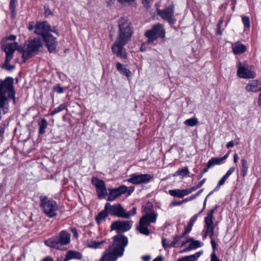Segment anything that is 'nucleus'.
Segmentation results:
<instances>
[{"mask_svg": "<svg viewBox=\"0 0 261 261\" xmlns=\"http://www.w3.org/2000/svg\"><path fill=\"white\" fill-rule=\"evenodd\" d=\"M119 35L112 47V52L122 59L127 58V54L124 48L130 40L133 33L131 22L127 17H121L118 21Z\"/></svg>", "mask_w": 261, "mask_h": 261, "instance_id": "nucleus-1", "label": "nucleus"}, {"mask_svg": "<svg viewBox=\"0 0 261 261\" xmlns=\"http://www.w3.org/2000/svg\"><path fill=\"white\" fill-rule=\"evenodd\" d=\"M12 99L15 103V93L13 87V79L7 77L4 80L0 81V120L2 112L4 114L9 110V101Z\"/></svg>", "mask_w": 261, "mask_h": 261, "instance_id": "nucleus-2", "label": "nucleus"}, {"mask_svg": "<svg viewBox=\"0 0 261 261\" xmlns=\"http://www.w3.org/2000/svg\"><path fill=\"white\" fill-rule=\"evenodd\" d=\"M128 244L127 238L119 234L113 237V243L104 252L99 261H115L123 254L125 248Z\"/></svg>", "mask_w": 261, "mask_h": 261, "instance_id": "nucleus-3", "label": "nucleus"}, {"mask_svg": "<svg viewBox=\"0 0 261 261\" xmlns=\"http://www.w3.org/2000/svg\"><path fill=\"white\" fill-rule=\"evenodd\" d=\"M70 242V234L66 230H62L58 235L54 236L44 242V244L56 249H61L63 246L68 245Z\"/></svg>", "mask_w": 261, "mask_h": 261, "instance_id": "nucleus-4", "label": "nucleus"}, {"mask_svg": "<svg viewBox=\"0 0 261 261\" xmlns=\"http://www.w3.org/2000/svg\"><path fill=\"white\" fill-rule=\"evenodd\" d=\"M40 202L41 208L47 217L53 218L57 216L59 206L55 201L46 196H41Z\"/></svg>", "mask_w": 261, "mask_h": 261, "instance_id": "nucleus-5", "label": "nucleus"}, {"mask_svg": "<svg viewBox=\"0 0 261 261\" xmlns=\"http://www.w3.org/2000/svg\"><path fill=\"white\" fill-rule=\"evenodd\" d=\"M166 31L163 25L161 23H157L152 26L151 29L146 31L145 36L147 38V43L152 44L158 38L164 39Z\"/></svg>", "mask_w": 261, "mask_h": 261, "instance_id": "nucleus-6", "label": "nucleus"}, {"mask_svg": "<svg viewBox=\"0 0 261 261\" xmlns=\"http://www.w3.org/2000/svg\"><path fill=\"white\" fill-rule=\"evenodd\" d=\"M42 46V43L39 39L34 38L28 41L26 47L22 50V57L24 61L35 56Z\"/></svg>", "mask_w": 261, "mask_h": 261, "instance_id": "nucleus-7", "label": "nucleus"}, {"mask_svg": "<svg viewBox=\"0 0 261 261\" xmlns=\"http://www.w3.org/2000/svg\"><path fill=\"white\" fill-rule=\"evenodd\" d=\"M34 33L38 35L42 36L43 38L47 34H50L49 32H51L59 35L58 30L55 27H51L50 24L46 21L42 22H37L35 24V30Z\"/></svg>", "mask_w": 261, "mask_h": 261, "instance_id": "nucleus-8", "label": "nucleus"}, {"mask_svg": "<svg viewBox=\"0 0 261 261\" xmlns=\"http://www.w3.org/2000/svg\"><path fill=\"white\" fill-rule=\"evenodd\" d=\"M153 178V176L149 174L134 173L130 175L127 181L134 185H140L148 183Z\"/></svg>", "mask_w": 261, "mask_h": 261, "instance_id": "nucleus-9", "label": "nucleus"}, {"mask_svg": "<svg viewBox=\"0 0 261 261\" xmlns=\"http://www.w3.org/2000/svg\"><path fill=\"white\" fill-rule=\"evenodd\" d=\"M174 5H171L163 10L158 9L156 10L157 14L164 20H167L170 24H174L176 20L174 18Z\"/></svg>", "mask_w": 261, "mask_h": 261, "instance_id": "nucleus-10", "label": "nucleus"}, {"mask_svg": "<svg viewBox=\"0 0 261 261\" xmlns=\"http://www.w3.org/2000/svg\"><path fill=\"white\" fill-rule=\"evenodd\" d=\"M133 221H116L111 224V229L116 230L118 233L129 230L132 227Z\"/></svg>", "mask_w": 261, "mask_h": 261, "instance_id": "nucleus-11", "label": "nucleus"}, {"mask_svg": "<svg viewBox=\"0 0 261 261\" xmlns=\"http://www.w3.org/2000/svg\"><path fill=\"white\" fill-rule=\"evenodd\" d=\"M105 209L106 210H109V213L112 216L123 218L124 209L119 203L111 205L110 203H106Z\"/></svg>", "mask_w": 261, "mask_h": 261, "instance_id": "nucleus-12", "label": "nucleus"}, {"mask_svg": "<svg viewBox=\"0 0 261 261\" xmlns=\"http://www.w3.org/2000/svg\"><path fill=\"white\" fill-rule=\"evenodd\" d=\"M238 71L237 74L240 77L244 79L254 78L255 76L254 72L249 69L248 67L242 65L240 62L237 64Z\"/></svg>", "mask_w": 261, "mask_h": 261, "instance_id": "nucleus-13", "label": "nucleus"}, {"mask_svg": "<svg viewBox=\"0 0 261 261\" xmlns=\"http://www.w3.org/2000/svg\"><path fill=\"white\" fill-rule=\"evenodd\" d=\"M18 47V44L16 42L2 45V49L6 53V58L7 62H10L13 57L14 53Z\"/></svg>", "mask_w": 261, "mask_h": 261, "instance_id": "nucleus-14", "label": "nucleus"}, {"mask_svg": "<svg viewBox=\"0 0 261 261\" xmlns=\"http://www.w3.org/2000/svg\"><path fill=\"white\" fill-rule=\"evenodd\" d=\"M45 45L50 53H54L56 51V49L58 45V42L55 37L50 34H47L44 38H43Z\"/></svg>", "mask_w": 261, "mask_h": 261, "instance_id": "nucleus-15", "label": "nucleus"}, {"mask_svg": "<svg viewBox=\"0 0 261 261\" xmlns=\"http://www.w3.org/2000/svg\"><path fill=\"white\" fill-rule=\"evenodd\" d=\"M229 154V152H228L223 156L220 158H212L207 162L206 167L204 168L202 173L204 174L208 171V170L214 166L216 165L220 164L224 160H226Z\"/></svg>", "mask_w": 261, "mask_h": 261, "instance_id": "nucleus-16", "label": "nucleus"}, {"mask_svg": "<svg viewBox=\"0 0 261 261\" xmlns=\"http://www.w3.org/2000/svg\"><path fill=\"white\" fill-rule=\"evenodd\" d=\"M245 90L248 92H257L261 91V82L258 80H251L249 82L245 87Z\"/></svg>", "mask_w": 261, "mask_h": 261, "instance_id": "nucleus-17", "label": "nucleus"}, {"mask_svg": "<svg viewBox=\"0 0 261 261\" xmlns=\"http://www.w3.org/2000/svg\"><path fill=\"white\" fill-rule=\"evenodd\" d=\"M144 221V218L140 219L139 224L137 226V230L142 234L148 236L150 233V231L148 228V226L149 225L146 223Z\"/></svg>", "mask_w": 261, "mask_h": 261, "instance_id": "nucleus-18", "label": "nucleus"}, {"mask_svg": "<svg viewBox=\"0 0 261 261\" xmlns=\"http://www.w3.org/2000/svg\"><path fill=\"white\" fill-rule=\"evenodd\" d=\"M231 48L233 53L235 55L242 54L246 50L245 45L241 43L240 41L232 43Z\"/></svg>", "mask_w": 261, "mask_h": 261, "instance_id": "nucleus-19", "label": "nucleus"}, {"mask_svg": "<svg viewBox=\"0 0 261 261\" xmlns=\"http://www.w3.org/2000/svg\"><path fill=\"white\" fill-rule=\"evenodd\" d=\"M180 237L178 235H176L173 237V240L171 243H169L167 240L165 238L162 239V244L165 249L167 248L175 247L176 244L180 240Z\"/></svg>", "mask_w": 261, "mask_h": 261, "instance_id": "nucleus-20", "label": "nucleus"}, {"mask_svg": "<svg viewBox=\"0 0 261 261\" xmlns=\"http://www.w3.org/2000/svg\"><path fill=\"white\" fill-rule=\"evenodd\" d=\"M214 219H210L208 218L205 217L204 222L205 223V227L207 230V232H209V236L212 239L214 234L215 226L213 222Z\"/></svg>", "mask_w": 261, "mask_h": 261, "instance_id": "nucleus-21", "label": "nucleus"}, {"mask_svg": "<svg viewBox=\"0 0 261 261\" xmlns=\"http://www.w3.org/2000/svg\"><path fill=\"white\" fill-rule=\"evenodd\" d=\"M158 214L154 211L147 212L142 218H144V222L150 225L151 223H155L157 218Z\"/></svg>", "mask_w": 261, "mask_h": 261, "instance_id": "nucleus-22", "label": "nucleus"}, {"mask_svg": "<svg viewBox=\"0 0 261 261\" xmlns=\"http://www.w3.org/2000/svg\"><path fill=\"white\" fill-rule=\"evenodd\" d=\"M82 257V255L81 253L75 251H68L63 261H69L72 259H81Z\"/></svg>", "mask_w": 261, "mask_h": 261, "instance_id": "nucleus-23", "label": "nucleus"}, {"mask_svg": "<svg viewBox=\"0 0 261 261\" xmlns=\"http://www.w3.org/2000/svg\"><path fill=\"white\" fill-rule=\"evenodd\" d=\"M108 195L106 184L102 180L99 179V198H104Z\"/></svg>", "mask_w": 261, "mask_h": 261, "instance_id": "nucleus-24", "label": "nucleus"}, {"mask_svg": "<svg viewBox=\"0 0 261 261\" xmlns=\"http://www.w3.org/2000/svg\"><path fill=\"white\" fill-rule=\"evenodd\" d=\"M202 253V252H197L193 255L178 258L177 261H195L200 256Z\"/></svg>", "mask_w": 261, "mask_h": 261, "instance_id": "nucleus-25", "label": "nucleus"}, {"mask_svg": "<svg viewBox=\"0 0 261 261\" xmlns=\"http://www.w3.org/2000/svg\"><path fill=\"white\" fill-rule=\"evenodd\" d=\"M249 168L247 161L245 159H241V175L243 177H245L247 175L248 170Z\"/></svg>", "mask_w": 261, "mask_h": 261, "instance_id": "nucleus-26", "label": "nucleus"}, {"mask_svg": "<svg viewBox=\"0 0 261 261\" xmlns=\"http://www.w3.org/2000/svg\"><path fill=\"white\" fill-rule=\"evenodd\" d=\"M38 125L39 127V133L41 135L44 134L48 125L46 120L44 118L41 119L40 121L38 123Z\"/></svg>", "mask_w": 261, "mask_h": 261, "instance_id": "nucleus-27", "label": "nucleus"}, {"mask_svg": "<svg viewBox=\"0 0 261 261\" xmlns=\"http://www.w3.org/2000/svg\"><path fill=\"white\" fill-rule=\"evenodd\" d=\"M201 246V242L197 240H194L190 244L189 246L184 249L181 252H184L192 249H195Z\"/></svg>", "mask_w": 261, "mask_h": 261, "instance_id": "nucleus-28", "label": "nucleus"}, {"mask_svg": "<svg viewBox=\"0 0 261 261\" xmlns=\"http://www.w3.org/2000/svg\"><path fill=\"white\" fill-rule=\"evenodd\" d=\"M109 195L108 197L107 201H112L114 200L116 198L119 197L120 195L118 193L117 190L115 189H109Z\"/></svg>", "mask_w": 261, "mask_h": 261, "instance_id": "nucleus-29", "label": "nucleus"}, {"mask_svg": "<svg viewBox=\"0 0 261 261\" xmlns=\"http://www.w3.org/2000/svg\"><path fill=\"white\" fill-rule=\"evenodd\" d=\"M168 193L171 196L173 197H176L178 198L183 197L181 189L170 190H169Z\"/></svg>", "mask_w": 261, "mask_h": 261, "instance_id": "nucleus-30", "label": "nucleus"}, {"mask_svg": "<svg viewBox=\"0 0 261 261\" xmlns=\"http://www.w3.org/2000/svg\"><path fill=\"white\" fill-rule=\"evenodd\" d=\"M200 215V213H198L193 217L190 220V221L187 226V231H191L192 228V227L195 223V222L197 220L198 216Z\"/></svg>", "mask_w": 261, "mask_h": 261, "instance_id": "nucleus-31", "label": "nucleus"}, {"mask_svg": "<svg viewBox=\"0 0 261 261\" xmlns=\"http://www.w3.org/2000/svg\"><path fill=\"white\" fill-rule=\"evenodd\" d=\"M116 68L118 71H119L121 73L123 74L126 76H128L130 73V71L125 68H123L122 65L120 63H117L116 64Z\"/></svg>", "mask_w": 261, "mask_h": 261, "instance_id": "nucleus-32", "label": "nucleus"}, {"mask_svg": "<svg viewBox=\"0 0 261 261\" xmlns=\"http://www.w3.org/2000/svg\"><path fill=\"white\" fill-rule=\"evenodd\" d=\"M189 171L187 167H184L181 169H179L174 174L173 176H175L177 175H185L189 176Z\"/></svg>", "mask_w": 261, "mask_h": 261, "instance_id": "nucleus-33", "label": "nucleus"}, {"mask_svg": "<svg viewBox=\"0 0 261 261\" xmlns=\"http://www.w3.org/2000/svg\"><path fill=\"white\" fill-rule=\"evenodd\" d=\"M198 123L197 119L193 117L190 119H187L185 121L184 124L187 126H194Z\"/></svg>", "mask_w": 261, "mask_h": 261, "instance_id": "nucleus-34", "label": "nucleus"}, {"mask_svg": "<svg viewBox=\"0 0 261 261\" xmlns=\"http://www.w3.org/2000/svg\"><path fill=\"white\" fill-rule=\"evenodd\" d=\"M66 108V105L65 103L61 104L59 107L55 108L51 113L50 115L54 116L55 114L60 112L61 111H63V110L65 109Z\"/></svg>", "mask_w": 261, "mask_h": 261, "instance_id": "nucleus-35", "label": "nucleus"}, {"mask_svg": "<svg viewBox=\"0 0 261 261\" xmlns=\"http://www.w3.org/2000/svg\"><path fill=\"white\" fill-rule=\"evenodd\" d=\"M136 214V208L134 207L128 212H126L124 210L123 218H128L131 216H134Z\"/></svg>", "mask_w": 261, "mask_h": 261, "instance_id": "nucleus-36", "label": "nucleus"}, {"mask_svg": "<svg viewBox=\"0 0 261 261\" xmlns=\"http://www.w3.org/2000/svg\"><path fill=\"white\" fill-rule=\"evenodd\" d=\"M242 21L244 24V27L249 29L250 27V19L248 16H242Z\"/></svg>", "mask_w": 261, "mask_h": 261, "instance_id": "nucleus-37", "label": "nucleus"}, {"mask_svg": "<svg viewBox=\"0 0 261 261\" xmlns=\"http://www.w3.org/2000/svg\"><path fill=\"white\" fill-rule=\"evenodd\" d=\"M109 214V210H105L102 211L100 213H99V223L101 220H103L106 217H107Z\"/></svg>", "mask_w": 261, "mask_h": 261, "instance_id": "nucleus-38", "label": "nucleus"}, {"mask_svg": "<svg viewBox=\"0 0 261 261\" xmlns=\"http://www.w3.org/2000/svg\"><path fill=\"white\" fill-rule=\"evenodd\" d=\"M116 189L120 195H121L122 194L126 193L127 191V188L124 185H122L118 188H116Z\"/></svg>", "mask_w": 261, "mask_h": 261, "instance_id": "nucleus-39", "label": "nucleus"}, {"mask_svg": "<svg viewBox=\"0 0 261 261\" xmlns=\"http://www.w3.org/2000/svg\"><path fill=\"white\" fill-rule=\"evenodd\" d=\"M87 245L89 248L96 249L98 247V243L94 241H88L87 242Z\"/></svg>", "mask_w": 261, "mask_h": 261, "instance_id": "nucleus-40", "label": "nucleus"}, {"mask_svg": "<svg viewBox=\"0 0 261 261\" xmlns=\"http://www.w3.org/2000/svg\"><path fill=\"white\" fill-rule=\"evenodd\" d=\"M218 205H216L215 206V207L207 213V216H206V218H208L210 219H214V216H213V214L215 212V211L217 210V208H218Z\"/></svg>", "mask_w": 261, "mask_h": 261, "instance_id": "nucleus-41", "label": "nucleus"}, {"mask_svg": "<svg viewBox=\"0 0 261 261\" xmlns=\"http://www.w3.org/2000/svg\"><path fill=\"white\" fill-rule=\"evenodd\" d=\"M44 14L46 17L51 16L53 15V13L49 8L44 7Z\"/></svg>", "mask_w": 261, "mask_h": 261, "instance_id": "nucleus-42", "label": "nucleus"}, {"mask_svg": "<svg viewBox=\"0 0 261 261\" xmlns=\"http://www.w3.org/2000/svg\"><path fill=\"white\" fill-rule=\"evenodd\" d=\"M9 62H7L6 59L4 66L7 70H11L14 68V66L9 64Z\"/></svg>", "mask_w": 261, "mask_h": 261, "instance_id": "nucleus-43", "label": "nucleus"}, {"mask_svg": "<svg viewBox=\"0 0 261 261\" xmlns=\"http://www.w3.org/2000/svg\"><path fill=\"white\" fill-rule=\"evenodd\" d=\"M54 90L58 93H62L63 92V89L62 87L60 86L59 85H56L54 87Z\"/></svg>", "mask_w": 261, "mask_h": 261, "instance_id": "nucleus-44", "label": "nucleus"}, {"mask_svg": "<svg viewBox=\"0 0 261 261\" xmlns=\"http://www.w3.org/2000/svg\"><path fill=\"white\" fill-rule=\"evenodd\" d=\"M92 182L93 185L95 186L96 191L98 192V178L96 177H93L92 179Z\"/></svg>", "mask_w": 261, "mask_h": 261, "instance_id": "nucleus-45", "label": "nucleus"}, {"mask_svg": "<svg viewBox=\"0 0 261 261\" xmlns=\"http://www.w3.org/2000/svg\"><path fill=\"white\" fill-rule=\"evenodd\" d=\"M211 261H221L217 256L215 252H213L211 255Z\"/></svg>", "mask_w": 261, "mask_h": 261, "instance_id": "nucleus-46", "label": "nucleus"}, {"mask_svg": "<svg viewBox=\"0 0 261 261\" xmlns=\"http://www.w3.org/2000/svg\"><path fill=\"white\" fill-rule=\"evenodd\" d=\"M234 170L235 168L234 167H231L225 174V176L228 178L230 175L234 171Z\"/></svg>", "mask_w": 261, "mask_h": 261, "instance_id": "nucleus-47", "label": "nucleus"}, {"mask_svg": "<svg viewBox=\"0 0 261 261\" xmlns=\"http://www.w3.org/2000/svg\"><path fill=\"white\" fill-rule=\"evenodd\" d=\"M227 178L228 177H226L225 175H224L219 181V186H221L223 185Z\"/></svg>", "mask_w": 261, "mask_h": 261, "instance_id": "nucleus-48", "label": "nucleus"}, {"mask_svg": "<svg viewBox=\"0 0 261 261\" xmlns=\"http://www.w3.org/2000/svg\"><path fill=\"white\" fill-rule=\"evenodd\" d=\"M182 193L183 195V197L186 195H189V194L191 193V190H190L189 189H181Z\"/></svg>", "mask_w": 261, "mask_h": 261, "instance_id": "nucleus-49", "label": "nucleus"}, {"mask_svg": "<svg viewBox=\"0 0 261 261\" xmlns=\"http://www.w3.org/2000/svg\"><path fill=\"white\" fill-rule=\"evenodd\" d=\"M70 230L73 233L74 237L75 238H77L79 236L77 229L75 227H71Z\"/></svg>", "mask_w": 261, "mask_h": 261, "instance_id": "nucleus-50", "label": "nucleus"}, {"mask_svg": "<svg viewBox=\"0 0 261 261\" xmlns=\"http://www.w3.org/2000/svg\"><path fill=\"white\" fill-rule=\"evenodd\" d=\"M211 245H212V248H213V252H215V250H216V246H217V244H216V242H215V241L213 239V238L211 239Z\"/></svg>", "mask_w": 261, "mask_h": 261, "instance_id": "nucleus-51", "label": "nucleus"}, {"mask_svg": "<svg viewBox=\"0 0 261 261\" xmlns=\"http://www.w3.org/2000/svg\"><path fill=\"white\" fill-rule=\"evenodd\" d=\"M196 198V197H195V196L194 195H193L189 197H188V198H186L183 199V202L184 203H185V202H187L188 201L192 200L195 199Z\"/></svg>", "mask_w": 261, "mask_h": 261, "instance_id": "nucleus-52", "label": "nucleus"}, {"mask_svg": "<svg viewBox=\"0 0 261 261\" xmlns=\"http://www.w3.org/2000/svg\"><path fill=\"white\" fill-rule=\"evenodd\" d=\"M237 144H238V143L237 142L236 143V145H237ZM234 145H235V144H234V142L233 141H231L227 143L226 146L227 148H229L232 147L233 146H234Z\"/></svg>", "mask_w": 261, "mask_h": 261, "instance_id": "nucleus-53", "label": "nucleus"}, {"mask_svg": "<svg viewBox=\"0 0 261 261\" xmlns=\"http://www.w3.org/2000/svg\"><path fill=\"white\" fill-rule=\"evenodd\" d=\"M16 39V36L15 35H10L9 37H6L5 40H15Z\"/></svg>", "mask_w": 261, "mask_h": 261, "instance_id": "nucleus-54", "label": "nucleus"}, {"mask_svg": "<svg viewBox=\"0 0 261 261\" xmlns=\"http://www.w3.org/2000/svg\"><path fill=\"white\" fill-rule=\"evenodd\" d=\"M184 203V202H183V200H182L181 201H173V202H172L171 204L173 205L177 206V205H180V204H181Z\"/></svg>", "mask_w": 261, "mask_h": 261, "instance_id": "nucleus-55", "label": "nucleus"}, {"mask_svg": "<svg viewBox=\"0 0 261 261\" xmlns=\"http://www.w3.org/2000/svg\"><path fill=\"white\" fill-rule=\"evenodd\" d=\"M17 0H10V9H14L15 7V3Z\"/></svg>", "mask_w": 261, "mask_h": 261, "instance_id": "nucleus-56", "label": "nucleus"}, {"mask_svg": "<svg viewBox=\"0 0 261 261\" xmlns=\"http://www.w3.org/2000/svg\"><path fill=\"white\" fill-rule=\"evenodd\" d=\"M206 181V178H203V179H202L197 185V187H199V188L202 186V185L205 183Z\"/></svg>", "mask_w": 261, "mask_h": 261, "instance_id": "nucleus-57", "label": "nucleus"}, {"mask_svg": "<svg viewBox=\"0 0 261 261\" xmlns=\"http://www.w3.org/2000/svg\"><path fill=\"white\" fill-rule=\"evenodd\" d=\"M207 197H206L205 199H204V202H203V208L202 209V210L199 213H200V214L205 210V206H206V200H207Z\"/></svg>", "mask_w": 261, "mask_h": 261, "instance_id": "nucleus-58", "label": "nucleus"}, {"mask_svg": "<svg viewBox=\"0 0 261 261\" xmlns=\"http://www.w3.org/2000/svg\"><path fill=\"white\" fill-rule=\"evenodd\" d=\"M152 261H163V257L160 255L154 258Z\"/></svg>", "mask_w": 261, "mask_h": 261, "instance_id": "nucleus-59", "label": "nucleus"}, {"mask_svg": "<svg viewBox=\"0 0 261 261\" xmlns=\"http://www.w3.org/2000/svg\"><path fill=\"white\" fill-rule=\"evenodd\" d=\"M190 231H187V228H186L185 231L182 233L181 235H178L180 237V239L182 238L186 234L189 233Z\"/></svg>", "mask_w": 261, "mask_h": 261, "instance_id": "nucleus-60", "label": "nucleus"}, {"mask_svg": "<svg viewBox=\"0 0 261 261\" xmlns=\"http://www.w3.org/2000/svg\"><path fill=\"white\" fill-rule=\"evenodd\" d=\"M41 261H54L53 258L47 256L45 258H44Z\"/></svg>", "mask_w": 261, "mask_h": 261, "instance_id": "nucleus-61", "label": "nucleus"}, {"mask_svg": "<svg viewBox=\"0 0 261 261\" xmlns=\"http://www.w3.org/2000/svg\"><path fill=\"white\" fill-rule=\"evenodd\" d=\"M134 189L135 188L134 187H130L129 189L127 191V192H128V195H130L134 191Z\"/></svg>", "mask_w": 261, "mask_h": 261, "instance_id": "nucleus-62", "label": "nucleus"}, {"mask_svg": "<svg viewBox=\"0 0 261 261\" xmlns=\"http://www.w3.org/2000/svg\"><path fill=\"white\" fill-rule=\"evenodd\" d=\"M238 155L237 153H235L233 156V162L234 163H236L238 160Z\"/></svg>", "mask_w": 261, "mask_h": 261, "instance_id": "nucleus-63", "label": "nucleus"}, {"mask_svg": "<svg viewBox=\"0 0 261 261\" xmlns=\"http://www.w3.org/2000/svg\"><path fill=\"white\" fill-rule=\"evenodd\" d=\"M28 29L30 31H32V30L35 31V24L34 25L33 24H30L29 25Z\"/></svg>", "mask_w": 261, "mask_h": 261, "instance_id": "nucleus-64", "label": "nucleus"}]
</instances>
